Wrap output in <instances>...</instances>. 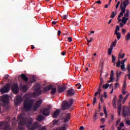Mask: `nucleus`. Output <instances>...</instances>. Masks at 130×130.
I'll use <instances>...</instances> for the list:
<instances>
[{
  "label": "nucleus",
  "instance_id": "f257e3e1",
  "mask_svg": "<svg viewBox=\"0 0 130 130\" xmlns=\"http://www.w3.org/2000/svg\"><path fill=\"white\" fill-rule=\"evenodd\" d=\"M34 92H33V98H37L39 97L43 93H46L47 91L51 90L50 92L51 95H54L56 93V88L53 87L52 85H48L43 88V90H41V85L39 83H37L34 85Z\"/></svg>",
  "mask_w": 130,
  "mask_h": 130
},
{
  "label": "nucleus",
  "instance_id": "f03ea898",
  "mask_svg": "<svg viewBox=\"0 0 130 130\" xmlns=\"http://www.w3.org/2000/svg\"><path fill=\"white\" fill-rule=\"evenodd\" d=\"M18 119L20 120L18 125V129L19 130H24V125H26L28 129L33 130V123L32 118H26L24 113L20 114L18 116Z\"/></svg>",
  "mask_w": 130,
  "mask_h": 130
},
{
  "label": "nucleus",
  "instance_id": "7ed1b4c3",
  "mask_svg": "<svg viewBox=\"0 0 130 130\" xmlns=\"http://www.w3.org/2000/svg\"><path fill=\"white\" fill-rule=\"evenodd\" d=\"M33 107V100L27 98L23 103V109L25 111H30L31 108Z\"/></svg>",
  "mask_w": 130,
  "mask_h": 130
},
{
  "label": "nucleus",
  "instance_id": "20e7f679",
  "mask_svg": "<svg viewBox=\"0 0 130 130\" xmlns=\"http://www.w3.org/2000/svg\"><path fill=\"white\" fill-rule=\"evenodd\" d=\"M74 99H69V102H63L62 106V110H67V109H69L71 107L73 106L74 104Z\"/></svg>",
  "mask_w": 130,
  "mask_h": 130
},
{
  "label": "nucleus",
  "instance_id": "39448f33",
  "mask_svg": "<svg viewBox=\"0 0 130 130\" xmlns=\"http://www.w3.org/2000/svg\"><path fill=\"white\" fill-rule=\"evenodd\" d=\"M122 115L123 117L130 116L129 108L127 106H123L122 109Z\"/></svg>",
  "mask_w": 130,
  "mask_h": 130
},
{
  "label": "nucleus",
  "instance_id": "423d86ee",
  "mask_svg": "<svg viewBox=\"0 0 130 130\" xmlns=\"http://www.w3.org/2000/svg\"><path fill=\"white\" fill-rule=\"evenodd\" d=\"M11 90V84H6L4 86L0 89V92L2 94L8 93Z\"/></svg>",
  "mask_w": 130,
  "mask_h": 130
},
{
  "label": "nucleus",
  "instance_id": "0eeeda50",
  "mask_svg": "<svg viewBox=\"0 0 130 130\" xmlns=\"http://www.w3.org/2000/svg\"><path fill=\"white\" fill-rule=\"evenodd\" d=\"M11 90L14 94H18L19 93V86H18V83H15L11 86Z\"/></svg>",
  "mask_w": 130,
  "mask_h": 130
},
{
  "label": "nucleus",
  "instance_id": "6e6552de",
  "mask_svg": "<svg viewBox=\"0 0 130 130\" xmlns=\"http://www.w3.org/2000/svg\"><path fill=\"white\" fill-rule=\"evenodd\" d=\"M50 107L46 108L44 109H42L41 110V111L43 114V115H44L45 116H48L49 115V114L50 113Z\"/></svg>",
  "mask_w": 130,
  "mask_h": 130
},
{
  "label": "nucleus",
  "instance_id": "1a4fd4ad",
  "mask_svg": "<svg viewBox=\"0 0 130 130\" xmlns=\"http://www.w3.org/2000/svg\"><path fill=\"white\" fill-rule=\"evenodd\" d=\"M42 104V100H40L39 101H37L33 106V111H36L37 109H38V108L40 107V106Z\"/></svg>",
  "mask_w": 130,
  "mask_h": 130
},
{
  "label": "nucleus",
  "instance_id": "9d476101",
  "mask_svg": "<svg viewBox=\"0 0 130 130\" xmlns=\"http://www.w3.org/2000/svg\"><path fill=\"white\" fill-rule=\"evenodd\" d=\"M9 95H6L2 97L1 99V102L3 103V105H7V104H9Z\"/></svg>",
  "mask_w": 130,
  "mask_h": 130
},
{
  "label": "nucleus",
  "instance_id": "9b49d317",
  "mask_svg": "<svg viewBox=\"0 0 130 130\" xmlns=\"http://www.w3.org/2000/svg\"><path fill=\"white\" fill-rule=\"evenodd\" d=\"M0 126H3L4 130H11V127L7 122H0Z\"/></svg>",
  "mask_w": 130,
  "mask_h": 130
},
{
  "label": "nucleus",
  "instance_id": "f8f14e48",
  "mask_svg": "<svg viewBox=\"0 0 130 130\" xmlns=\"http://www.w3.org/2000/svg\"><path fill=\"white\" fill-rule=\"evenodd\" d=\"M23 99H22V97L20 95L16 96L14 102L15 103L16 105H18V104H20L22 101Z\"/></svg>",
  "mask_w": 130,
  "mask_h": 130
},
{
  "label": "nucleus",
  "instance_id": "ddd939ff",
  "mask_svg": "<svg viewBox=\"0 0 130 130\" xmlns=\"http://www.w3.org/2000/svg\"><path fill=\"white\" fill-rule=\"evenodd\" d=\"M118 114L121 115V100H118Z\"/></svg>",
  "mask_w": 130,
  "mask_h": 130
},
{
  "label": "nucleus",
  "instance_id": "4468645a",
  "mask_svg": "<svg viewBox=\"0 0 130 130\" xmlns=\"http://www.w3.org/2000/svg\"><path fill=\"white\" fill-rule=\"evenodd\" d=\"M126 90V80H125L124 81V84L123 85L122 89V93L123 95H125V94L127 93V91H125Z\"/></svg>",
  "mask_w": 130,
  "mask_h": 130
},
{
  "label": "nucleus",
  "instance_id": "2eb2a0df",
  "mask_svg": "<svg viewBox=\"0 0 130 130\" xmlns=\"http://www.w3.org/2000/svg\"><path fill=\"white\" fill-rule=\"evenodd\" d=\"M67 93H68V96L71 97L75 95V93H76V91H75V89L73 88H71L67 91Z\"/></svg>",
  "mask_w": 130,
  "mask_h": 130
},
{
  "label": "nucleus",
  "instance_id": "dca6fc26",
  "mask_svg": "<svg viewBox=\"0 0 130 130\" xmlns=\"http://www.w3.org/2000/svg\"><path fill=\"white\" fill-rule=\"evenodd\" d=\"M67 89V87L64 86H58V91L59 93H62L64 92V90Z\"/></svg>",
  "mask_w": 130,
  "mask_h": 130
},
{
  "label": "nucleus",
  "instance_id": "f3484780",
  "mask_svg": "<svg viewBox=\"0 0 130 130\" xmlns=\"http://www.w3.org/2000/svg\"><path fill=\"white\" fill-rule=\"evenodd\" d=\"M60 113V110L57 109L52 115L53 118H56V117H57L58 115H59Z\"/></svg>",
  "mask_w": 130,
  "mask_h": 130
},
{
  "label": "nucleus",
  "instance_id": "a211bd4d",
  "mask_svg": "<svg viewBox=\"0 0 130 130\" xmlns=\"http://www.w3.org/2000/svg\"><path fill=\"white\" fill-rule=\"evenodd\" d=\"M20 77L22 80H23V81H24V82H28V81H29V78H28V77H27L26 75L24 74H22L20 75Z\"/></svg>",
  "mask_w": 130,
  "mask_h": 130
},
{
  "label": "nucleus",
  "instance_id": "6ab92c4d",
  "mask_svg": "<svg viewBox=\"0 0 130 130\" xmlns=\"http://www.w3.org/2000/svg\"><path fill=\"white\" fill-rule=\"evenodd\" d=\"M71 118V113H69L67 114L65 118L64 119V122H68L69 120Z\"/></svg>",
  "mask_w": 130,
  "mask_h": 130
},
{
  "label": "nucleus",
  "instance_id": "aec40b11",
  "mask_svg": "<svg viewBox=\"0 0 130 130\" xmlns=\"http://www.w3.org/2000/svg\"><path fill=\"white\" fill-rule=\"evenodd\" d=\"M20 86L21 91H22V92H26L27 91V90H28L27 86H23V85H22V84H20Z\"/></svg>",
  "mask_w": 130,
  "mask_h": 130
},
{
  "label": "nucleus",
  "instance_id": "412c9836",
  "mask_svg": "<svg viewBox=\"0 0 130 130\" xmlns=\"http://www.w3.org/2000/svg\"><path fill=\"white\" fill-rule=\"evenodd\" d=\"M43 119H44V116L41 115H39L37 117V120H38V121H42Z\"/></svg>",
  "mask_w": 130,
  "mask_h": 130
},
{
  "label": "nucleus",
  "instance_id": "4be33fe9",
  "mask_svg": "<svg viewBox=\"0 0 130 130\" xmlns=\"http://www.w3.org/2000/svg\"><path fill=\"white\" fill-rule=\"evenodd\" d=\"M40 125L38 122H36L33 123V130H35V128L39 127Z\"/></svg>",
  "mask_w": 130,
  "mask_h": 130
},
{
  "label": "nucleus",
  "instance_id": "5701e85b",
  "mask_svg": "<svg viewBox=\"0 0 130 130\" xmlns=\"http://www.w3.org/2000/svg\"><path fill=\"white\" fill-rule=\"evenodd\" d=\"M120 9H121V13L124 14V13H125V9H126V7H125V6H122V4H121Z\"/></svg>",
  "mask_w": 130,
  "mask_h": 130
},
{
  "label": "nucleus",
  "instance_id": "b1692460",
  "mask_svg": "<svg viewBox=\"0 0 130 130\" xmlns=\"http://www.w3.org/2000/svg\"><path fill=\"white\" fill-rule=\"evenodd\" d=\"M129 4H130V2H129V1H128V0H125L123 2V6L125 7H126L127 6H128V5H129Z\"/></svg>",
  "mask_w": 130,
  "mask_h": 130
},
{
  "label": "nucleus",
  "instance_id": "393cba45",
  "mask_svg": "<svg viewBox=\"0 0 130 130\" xmlns=\"http://www.w3.org/2000/svg\"><path fill=\"white\" fill-rule=\"evenodd\" d=\"M114 34L115 35H116L118 40H119V39L121 38V35L120 34V32H115Z\"/></svg>",
  "mask_w": 130,
  "mask_h": 130
},
{
  "label": "nucleus",
  "instance_id": "a878e982",
  "mask_svg": "<svg viewBox=\"0 0 130 130\" xmlns=\"http://www.w3.org/2000/svg\"><path fill=\"white\" fill-rule=\"evenodd\" d=\"M118 22H122L124 25H125V24H126L127 21L125 19V17H123L122 19H119Z\"/></svg>",
  "mask_w": 130,
  "mask_h": 130
},
{
  "label": "nucleus",
  "instance_id": "bb28decb",
  "mask_svg": "<svg viewBox=\"0 0 130 130\" xmlns=\"http://www.w3.org/2000/svg\"><path fill=\"white\" fill-rule=\"evenodd\" d=\"M117 13V11H116L115 12H113L111 15L110 17L112 19H113V18H114V17H115V16H116V14Z\"/></svg>",
  "mask_w": 130,
  "mask_h": 130
},
{
  "label": "nucleus",
  "instance_id": "cd10ccee",
  "mask_svg": "<svg viewBox=\"0 0 130 130\" xmlns=\"http://www.w3.org/2000/svg\"><path fill=\"white\" fill-rule=\"evenodd\" d=\"M113 49V48H112V46H110V48L108 49V55H111V53H112V50Z\"/></svg>",
  "mask_w": 130,
  "mask_h": 130
},
{
  "label": "nucleus",
  "instance_id": "c85d7f7f",
  "mask_svg": "<svg viewBox=\"0 0 130 130\" xmlns=\"http://www.w3.org/2000/svg\"><path fill=\"white\" fill-rule=\"evenodd\" d=\"M125 39H126V41L130 40V32L127 33L125 37Z\"/></svg>",
  "mask_w": 130,
  "mask_h": 130
},
{
  "label": "nucleus",
  "instance_id": "c756f323",
  "mask_svg": "<svg viewBox=\"0 0 130 130\" xmlns=\"http://www.w3.org/2000/svg\"><path fill=\"white\" fill-rule=\"evenodd\" d=\"M116 43H117V41L115 40L114 42H113L110 46H112V48L114 47L116 45Z\"/></svg>",
  "mask_w": 130,
  "mask_h": 130
},
{
  "label": "nucleus",
  "instance_id": "7c9ffc66",
  "mask_svg": "<svg viewBox=\"0 0 130 130\" xmlns=\"http://www.w3.org/2000/svg\"><path fill=\"white\" fill-rule=\"evenodd\" d=\"M129 96V94H127L126 95L125 97L123 99V102L122 103V104H124V103H125V101H126V99H127V98H128Z\"/></svg>",
  "mask_w": 130,
  "mask_h": 130
},
{
  "label": "nucleus",
  "instance_id": "2f4dec72",
  "mask_svg": "<svg viewBox=\"0 0 130 130\" xmlns=\"http://www.w3.org/2000/svg\"><path fill=\"white\" fill-rule=\"evenodd\" d=\"M114 76V72L113 70L111 71V74L110 76V79L113 80V76Z\"/></svg>",
  "mask_w": 130,
  "mask_h": 130
},
{
  "label": "nucleus",
  "instance_id": "473e14b6",
  "mask_svg": "<svg viewBox=\"0 0 130 130\" xmlns=\"http://www.w3.org/2000/svg\"><path fill=\"white\" fill-rule=\"evenodd\" d=\"M117 98H116V95H115L113 100V105H115L116 104V100H117Z\"/></svg>",
  "mask_w": 130,
  "mask_h": 130
},
{
  "label": "nucleus",
  "instance_id": "72a5a7b5",
  "mask_svg": "<svg viewBox=\"0 0 130 130\" xmlns=\"http://www.w3.org/2000/svg\"><path fill=\"white\" fill-rule=\"evenodd\" d=\"M38 80V77L36 75H33V82H36Z\"/></svg>",
  "mask_w": 130,
  "mask_h": 130
},
{
  "label": "nucleus",
  "instance_id": "f704fd0d",
  "mask_svg": "<svg viewBox=\"0 0 130 130\" xmlns=\"http://www.w3.org/2000/svg\"><path fill=\"white\" fill-rule=\"evenodd\" d=\"M125 55V54L124 53H123L122 54L121 53L119 54V58L122 59L124 58V56Z\"/></svg>",
  "mask_w": 130,
  "mask_h": 130
},
{
  "label": "nucleus",
  "instance_id": "c9c22d12",
  "mask_svg": "<svg viewBox=\"0 0 130 130\" xmlns=\"http://www.w3.org/2000/svg\"><path fill=\"white\" fill-rule=\"evenodd\" d=\"M122 16H123V13H122V12H120L118 16V18L117 20L119 21V20H121V19H120V18H121V17H122Z\"/></svg>",
  "mask_w": 130,
  "mask_h": 130
},
{
  "label": "nucleus",
  "instance_id": "e433bc0d",
  "mask_svg": "<svg viewBox=\"0 0 130 130\" xmlns=\"http://www.w3.org/2000/svg\"><path fill=\"white\" fill-rule=\"evenodd\" d=\"M121 74H122V72H118V71H117L116 73L117 78H120V76L121 75Z\"/></svg>",
  "mask_w": 130,
  "mask_h": 130
},
{
  "label": "nucleus",
  "instance_id": "4c0bfd02",
  "mask_svg": "<svg viewBox=\"0 0 130 130\" xmlns=\"http://www.w3.org/2000/svg\"><path fill=\"white\" fill-rule=\"evenodd\" d=\"M108 87H109V84L107 83L106 84H104L103 86V88L104 89H107V88H108Z\"/></svg>",
  "mask_w": 130,
  "mask_h": 130
},
{
  "label": "nucleus",
  "instance_id": "58836bf2",
  "mask_svg": "<svg viewBox=\"0 0 130 130\" xmlns=\"http://www.w3.org/2000/svg\"><path fill=\"white\" fill-rule=\"evenodd\" d=\"M56 130H66V126H61L57 128Z\"/></svg>",
  "mask_w": 130,
  "mask_h": 130
},
{
  "label": "nucleus",
  "instance_id": "ea45409f",
  "mask_svg": "<svg viewBox=\"0 0 130 130\" xmlns=\"http://www.w3.org/2000/svg\"><path fill=\"white\" fill-rule=\"evenodd\" d=\"M112 62H115V60H116V58L113 55H112Z\"/></svg>",
  "mask_w": 130,
  "mask_h": 130
},
{
  "label": "nucleus",
  "instance_id": "a19ab883",
  "mask_svg": "<svg viewBox=\"0 0 130 130\" xmlns=\"http://www.w3.org/2000/svg\"><path fill=\"white\" fill-rule=\"evenodd\" d=\"M99 98H100V101L102 102V103H103L104 102V100H103V95H101L100 96H99Z\"/></svg>",
  "mask_w": 130,
  "mask_h": 130
},
{
  "label": "nucleus",
  "instance_id": "79ce46f5",
  "mask_svg": "<svg viewBox=\"0 0 130 130\" xmlns=\"http://www.w3.org/2000/svg\"><path fill=\"white\" fill-rule=\"evenodd\" d=\"M120 60H118V62L116 63V67H117V68H120Z\"/></svg>",
  "mask_w": 130,
  "mask_h": 130
},
{
  "label": "nucleus",
  "instance_id": "37998d69",
  "mask_svg": "<svg viewBox=\"0 0 130 130\" xmlns=\"http://www.w3.org/2000/svg\"><path fill=\"white\" fill-rule=\"evenodd\" d=\"M76 87L78 89H81V87H82V85H81L80 83H78L76 85Z\"/></svg>",
  "mask_w": 130,
  "mask_h": 130
},
{
  "label": "nucleus",
  "instance_id": "c03bdc74",
  "mask_svg": "<svg viewBox=\"0 0 130 130\" xmlns=\"http://www.w3.org/2000/svg\"><path fill=\"white\" fill-rule=\"evenodd\" d=\"M96 119H97V113H95L93 116V121H96Z\"/></svg>",
  "mask_w": 130,
  "mask_h": 130
},
{
  "label": "nucleus",
  "instance_id": "a18cd8bd",
  "mask_svg": "<svg viewBox=\"0 0 130 130\" xmlns=\"http://www.w3.org/2000/svg\"><path fill=\"white\" fill-rule=\"evenodd\" d=\"M101 96H103V97L106 99L107 98V93H106V92H104V94H102L101 95Z\"/></svg>",
  "mask_w": 130,
  "mask_h": 130
},
{
  "label": "nucleus",
  "instance_id": "49530a36",
  "mask_svg": "<svg viewBox=\"0 0 130 130\" xmlns=\"http://www.w3.org/2000/svg\"><path fill=\"white\" fill-rule=\"evenodd\" d=\"M125 65H121V70H122V71H125L126 69H125Z\"/></svg>",
  "mask_w": 130,
  "mask_h": 130
},
{
  "label": "nucleus",
  "instance_id": "de8ad7c7",
  "mask_svg": "<svg viewBox=\"0 0 130 130\" xmlns=\"http://www.w3.org/2000/svg\"><path fill=\"white\" fill-rule=\"evenodd\" d=\"M119 26L118 25H117L116 27V29L115 30V32H117V31H119Z\"/></svg>",
  "mask_w": 130,
  "mask_h": 130
},
{
  "label": "nucleus",
  "instance_id": "09e8293b",
  "mask_svg": "<svg viewBox=\"0 0 130 130\" xmlns=\"http://www.w3.org/2000/svg\"><path fill=\"white\" fill-rule=\"evenodd\" d=\"M96 100H97V99L96 98H93V105H95V103L97 102Z\"/></svg>",
  "mask_w": 130,
  "mask_h": 130
},
{
  "label": "nucleus",
  "instance_id": "8fccbe9b",
  "mask_svg": "<svg viewBox=\"0 0 130 130\" xmlns=\"http://www.w3.org/2000/svg\"><path fill=\"white\" fill-rule=\"evenodd\" d=\"M58 123V120H54L53 121V124H56V123Z\"/></svg>",
  "mask_w": 130,
  "mask_h": 130
},
{
  "label": "nucleus",
  "instance_id": "3c124183",
  "mask_svg": "<svg viewBox=\"0 0 130 130\" xmlns=\"http://www.w3.org/2000/svg\"><path fill=\"white\" fill-rule=\"evenodd\" d=\"M128 16H129V14L127 13H125V14H124V17L125 18H127V17H128Z\"/></svg>",
  "mask_w": 130,
  "mask_h": 130
},
{
  "label": "nucleus",
  "instance_id": "603ef678",
  "mask_svg": "<svg viewBox=\"0 0 130 130\" xmlns=\"http://www.w3.org/2000/svg\"><path fill=\"white\" fill-rule=\"evenodd\" d=\"M127 70H128V72H130V64L127 65Z\"/></svg>",
  "mask_w": 130,
  "mask_h": 130
},
{
  "label": "nucleus",
  "instance_id": "864d4df0",
  "mask_svg": "<svg viewBox=\"0 0 130 130\" xmlns=\"http://www.w3.org/2000/svg\"><path fill=\"white\" fill-rule=\"evenodd\" d=\"M104 112L105 114H107V111L106 110V107H104Z\"/></svg>",
  "mask_w": 130,
  "mask_h": 130
},
{
  "label": "nucleus",
  "instance_id": "5fc2aeb1",
  "mask_svg": "<svg viewBox=\"0 0 130 130\" xmlns=\"http://www.w3.org/2000/svg\"><path fill=\"white\" fill-rule=\"evenodd\" d=\"M40 130H46V126H43V127H41Z\"/></svg>",
  "mask_w": 130,
  "mask_h": 130
},
{
  "label": "nucleus",
  "instance_id": "6e6d98bb",
  "mask_svg": "<svg viewBox=\"0 0 130 130\" xmlns=\"http://www.w3.org/2000/svg\"><path fill=\"white\" fill-rule=\"evenodd\" d=\"M119 86V84L117 82H116L115 84V88H117Z\"/></svg>",
  "mask_w": 130,
  "mask_h": 130
},
{
  "label": "nucleus",
  "instance_id": "4d7b16f0",
  "mask_svg": "<svg viewBox=\"0 0 130 130\" xmlns=\"http://www.w3.org/2000/svg\"><path fill=\"white\" fill-rule=\"evenodd\" d=\"M67 17H68V15H63V16H62V19H63V20H66V19H67Z\"/></svg>",
  "mask_w": 130,
  "mask_h": 130
},
{
  "label": "nucleus",
  "instance_id": "13d9d810",
  "mask_svg": "<svg viewBox=\"0 0 130 130\" xmlns=\"http://www.w3.org/2000/svg\"><path fill=\"white\" fill-rule=\"evenodd\" d=\"M122 31L123 34L124 35V34H125V32L126 31V30H125V29L122 28Z\"/></svg>",
  "mask_w": 130,
  "mask_h": 130
},
{
  "label": "nucleus",
  "instance_id": "bf43d9fd",
  "mask_svg": "<svg viewBox=\"0 0 130 130\" xmlns=\"http://www.w3.org/2000/svg\"><path fill=\"white\" fill-rule=\"evenodd\" d=\"M68 41L69 42H72V41H73V39H72V38L71 37L68 38Z\"/></svg>",
  "mask_w": 130,
  "mask_h": 130
},
{
  "label": "nucleus",
  "instance_id": "052dcab7",
  "mask_svg": "<svg viewBox=\"0 0 130 130\" xmlns=\"http://www.w3.org/2000/svg\"><path fill=\"white\" fill-rule=\"evenodd\" d=\"M61 34V31L60 30H58V32H57V35L58 36H60V34Z\"/></svg>",
  "mask_w": 130,
  "mask_h": 130
},
{
  "label": "nucleus",
  "instance_id": "680f3d73",
  "mask_svg": "<svg viewBox=\"0 0 130 130\" xmlns=\"http://www.w3.org/2000/svg\"><path fill=\"white\" fill-rule=\"evenodd\" d=\"M120 127H122L123 126H124V124H123V123H120L119 124Z\"/></svg>",
  "mask_w": 130,
  "mask_h": 130
},
{
  "label": "nucleus",
  "instance_id": "e2e57ef3",
  "mask_svg": "<svg viewBox=\"0 0 130 130\" xmlns=\"http://www.w3.org/2000/svg\"><path fill=\"white\" fill-rule=\"evenodd\" d=\"M8 78H9V75H5L4 76V79H5L6 80H8Z\"/></svg>",
  "mask_w": 130,
  "mask_h": 130
},
{
  "label": "nucleus",
  "instance_id": "0e129e2a",
  "mask_svg": "<svg viewBox=\"0 0 130 130\" xmlns=\"http://www.w3.org/2000/svg\"><path fill=\"white\" fill-rule=\"evenodd\" d=\"M79 129L80 130H84V129H85V127H84V126H81Z\"/></svg>",
  "mask_w": 130,
  "mask_h": 130
},
{
  "label": "nucleus",
  "instance_id": "69168bd1",
  "mask_svg": "<svg viewBox=\"0 0 130 130\" xmlns=\"http://www.w3.org/2000/svg\"><path fill=\"white\" fill-rule=\"evenodd\" d=\"M126 124H128V125H130V120H127L126 121Z\"/></svg>",
  "mask_w": 130,
  "mask_h": 130
},
{
  "label": "nucleus",
  "instance_id": "338daca9",
  "mask_svg": "<svg viewBox=\"0 0 130 130\" xmlns=\"http://www.w3.org/2000/svg\"><path fill=\"white\" fill-rule=\"evenodd\" d=\"M119 122H120V119H118L117 120V122H116V124H118V123H119Z\"/></svg>",
  "mask_w": 130,
  "mask_h": 130
},
{
  "label": "nucleus",
  "instance_id": "774afa93",
  "mask_svg": "<svg viewBox=\"0 0 130 130\" xmlns=\"http://www.w3.org/2000/svg\"><path fill=\"white\" fill-rule=\"evenodd\" d=\"M127 77H128L129 80H130V72L128 74L126 75Z\"/></svg>",
  "mask_w": 130,
  "mask_h": 130
}]
</instances>
